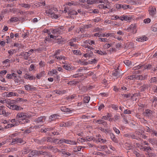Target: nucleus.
Instances as JSON below:
<instances>
[{
    "label": "nucleus",
    "instance_id": "5fc2aeb1",
    "mask_svg": "<svg viewBox=\"0 0 157 157\" xmlns=\"http://www.w3.org/2000/svg\"><path fill=\"white\" fill-rule=\"evenodd\" d=\"M110 106L114 110H117L118 109V107L117 105L115 104H111Z\"/></svg>",
    "mask_w": 157,
    "mask_h": 157
},
{
    "label": "nucleus",
    "instance_id": "9d476101",
    "mask_svg": "<svg viewBox=\"0 0 157 157\" xmlns=\"http://www.w3.org/2000/svg\"><path fill=\"white\" fill-rule=\"evenodd\" d=\"M76 41V39L75 38H73L70 40L69 42V44L71 46V48L77 49L78 48V46L75 44H74L73 42H75Z\"/></svg>",
    "mask_w": 157,
    "mask_h": 157
},
{
    "label": "nucleus",
    "instance_id": "e433bc0d",
    "mask_svg": "<svg viewBox=\"0 0 157 157\" xmlns=\"http://www.w3.org/2000/svg\"><path fill=\"white\" fill-rule=\"evenodd\" d=\"M143 67V70H144L145 69H149L152 68V66L149 64H148L147 65H145L142 64Z\"/></svg>",
    "mask_w": 157,
    "mask_h": 157
},
{
    "label": "nucleus",
    "instance_id": "20e7f679",
    "mask_svg": "<svg viewBox=\"0 0 157 157\" xmlns=\"http://www.w3.org/2000/svg\"><path fill=\"white\" fill-rule=\"evenodd\" d=\"M128 79L130 80L137 79L144 80L145 79L146 77L142 75H133L128 77Z\"/></svg>",
    "mask_w": 157,
    "mask_h": 157
},
{
    "label": "nucleus",
    "instance_id": "7ed1b4c3",
    "mask_svg": "<svg viewBox=\"0 0 157 157\" xmlns=\"http://www.w3.org/2000/svg\"><path fill=\"white\" fill-rule=\"evenodd\" d=\"M135 137L134 139L138 140L141 141L143 139H146L147 136L142 134L139 131L137 130L135 132Z\"/></svg>",
    "mask_w": 157,
    "mask_h": 157
},
{
    "label": "nucleus",
    "instance_id": "864d4df0",
    "mask_svg": "<svg viewBox=\"0 0 157 157\" xmlns=\"http://www.w3.org/2000/svg\"><path fill=\"white\" fill-rule=\"evenodd\" d=\"M35 150V155H36L39 156L40 155H44V154H43L44 153V152H43L42 151H37V150Z\"/></svg>",
    "mask_w": 157,
    "mask_h": 157
},
{
    "label": "nucleus",
    "instance_id": "f03ea898",
    "mask_svg": "<svg viewBox=\"0 0 157 157\" xmlns=\"http://www.w3.org/2000/svg\"><path fill=\"white\" fill-rule=\"evenodd\" d=\"M27 114L24 112L19 113L16 116V119L22 120L21 123L22 124L27 123L29 122V120L27 119Z\"/></svg>",
    "mask_w": 157,
    "mask_h": 157
},
{
    "label": "nucleus",
    "instance_id": "f257e3e1",
    "mask_svg": "<svg viewBox=\"0 0 157 157\" xmlns=\"http://www.w3.org/2000/svg\"><path fill=\"white\" fill-rule=\"evenodd\" d=\"M57 9H54L52 7L48 6L45 11L46 15L53 19H57L59 17V15L56 14L54 12L53 10L56 11Z\"/></svg>",
    "mask_w": 157,
    "mask_h": 157
},
{
    "label": "nucleus",
    "instance_id": "e2e57ef3",
    "mask_svg": "<svg viewBox=\"0 0 157 157\" xmlns=\"http://www.w3.org/2000/svg\"><path fill=\"white\" fill-rule=\"evenodd\" d=\"M111 117V114L109 113H108L106 116H104L103 117V119L105 120H107L108 118H110V119H109V121H110Z\"/></svg>",
    "mask_w": 157,
    "mask_h": 157
},
{
    "label": "nucleus",
    "instance_id": "c03bdc74",
    "mask_svg": "<svg viewBox=\"0 0 157 157\" xmlns=\"http://www.w3.org/2000/svg\"><path fill=\"white\" fill-rule=\"evenodd\" d=\"M90 99V97L89 96H85L83 99V101L85 103H88Z\"/></svg>",
    "mask_w": 157,
    "mask_h": 157
},
{
    "label": "nucleus",
    "instance_id": "6e6552de",
    "mask_svg": "<svg viewBox=\"0 0 157 157\" xmlns=\"http://www.w3.org/2000/svg\"><path fill=\"white\" fill-rule=\"evenodd\" d=\"M153 113L152 111L148 109H146L144 113V115L150 119L153 117Z\"/></svg>",
    "mask_w": 157,
    "mask_h": 157
},
{
    "label": "nucleus",
    "instance_id": "338daca9",
    "mask_svg": "<svg viewBox=\"0 0 157 157\" xmlns=\"http://www.w3.org/2000/svg\"><path fill=\"white\" fill-rule=\"evenodd\" d=\"M10 144L11 145L17 144V137L12 139V142H11Z\"/></svg>",
    "mask_w": 157,
    "mask_h": 157
},
{
    "label": "nucleus",
    "instance_id": "1a4fd4ad",
    "mask_svg": "<svg viewBox=\"0 0 157 157\" xmlns=\"http://www.w3.org/2000/svg\"><path fill=\"white\" fill-rule=\"evenodd\" d=\"M83 2H86L88 4H92L95 3H102L104 2V0H83Z\"/></svg>",
    "mask_w": 157,
    "mask_h": 157
},
{
    "label": "nucleus",
    "instance_id": "39448f33",
    "mask_svg": "<svg viewBox=\"0 0 157 157\" xmlns=\"http://www.w3.org/2000/svg\"><path fill=\"white\" fill-rule=\"evenodd\" d=\"M115 50H95L96 52L101 55H105L108 54H110L111 53Z\"/></svg>",
    "mask_w": 157,
    "mask_h": 157
},
{
    "label": "nucleus",
    "instance_id": "5701e85b",
    "mask_svg": "<svg viewBox=\"0 0 157 157\" xmlns=\"http://www.w3.org/2000/svg\"><path fill=\"white\" fill-rule=\"evenodd\" d=\"M14 101H9L6 100L5 103H6V106L10 109H11L12 105L13 104V103L12 102Z\"/></svg>",
    "mask_w": 157,
    "mask_h": 157
},
{
    "label": "nucleus",
    "instance_id": "cd10ccee",
    "mask_svg": "<svg viewBox=\"0 0 157 157\" xmlns=\"http://www.w3.org/2000/svg\"><path fill=\"white\" fill-rule=\"evenodd\" d=\"M147 84H144L142 86H140L139 88L140 91H144L147 88Z\"/></svg>",
    "mask_w": 157,
    "mask_h": 157
},
{
    "label": "nucleus",
    "instance_id": "0e129e2a",
    "mask_svg": "<svg viewBox=\"0 0 157 157\" xmlns=\"http://www.w3.org/2000/svg\"><path fill=\"white\" fill-rule=\"evenodd\" d=\"M78 141L80 142L83 143L86 141V139L85 138L79 137L78 139Z\"/></svg>",
    "mask_w": 157,
    "mask_h": 157
},
{
    "label": "nucleus",
    "instance_id": "f704fd0d",
    "mask_svg": "<svg viewBox=\"0 0 157 157\" xmlns=\"http://www.w3.org/2000/svg\"><path fill=\"white\" fill-rule=\"evenodd\" d=\"M17 144H24L26 143V142L21 138L17 137Z\"/></svg>",
    "mask_w": 157,
    "mask_h": 157
},
{
    "label": "nucleus",
    "instance_id": "09e8293b",
    "mask_svg": "<svg viewBox=\"0 0 157 157\" xmlns=\"http://www.w3.org/2000/svg\"><path fill=\"white\" fill-rule=\"evenodd\" d=\"M20 108V107L19 106L15 105L13 104L10 109H12L13 110H19V109Z\"/></svg>",
    "mask_w": 157,
    "mask_h": 157
},
{
    "label": "nucleus",
    "instance_id": "393cba45",
    "mask_svg": "<svg viewBox=\"0 0 157 157\" xmlns=\"http://www.w3.org/2000/svg\"><path fill=\"white\" fill-rule=\"evenodd\" d=\"M124 136L127 137L132 139H134L135 135L132 133H128L124 134Z\"/></svg>",
    "mask_w": 157,
    "mask_h": 157
},
{
    "label": "nucleus",
    "instance_id": "a878e982",
    "mask_svg": "<svg viewBox=\"0 0 157 157\" xmlns=\"http://www.w3.org/2000/svg\"><path fill=\"white\" fill-rule=\"evenodd\" d=\"M147 39L148 38L147 37L145 36H144L141 37L140 38H137L136 39V40L138 41L143 42L147 40Z\"/></svg>",
    "mask_w": 157,
    "mask_h": 157
},
{
    "label": "nucleus",
    "instance_id": "473e14b6",
    "mask_svg": "<svg viewBox=\"0 0 157 157\" xmlns=\"http://www.w3.org/2000/svg\"><path fill=\"white\" fill-rule=\"evenodd\" d=\"M19 20V18L17 17H12L10 19V21L12 23L17 22Z\"/></svg>",
    "mask_w": 157,
    "mask_h": 157
},
{
    "label": "nucleus",
    "instance_id": "6ab92c4d",
    "mask_svg": "<svg viewBox=\"0 0 157 157\" xmlns=\"http://www.w3.org/2000/svg\"><path fill=\"white\" fill-rule=\"evenodd\" d=\"M114 34L113 33L106 32L102 33H101V37H109V36L112 37L114 36Z\"/></svg>",
    "mask_w": 157,
    "mask_h": 157
},
{
    "label": "nucleus",
    "instance_id": "c85d7f7f",
    "mask_svg": "<svg viewBox=\"0 0 157 157\" xmlns=\"http://www.w3.org/2000/svg\"><path fill=\"white\" fill-rule=\"evenodd\" d=\"M132 16L131 15H124V21H129L132 18Z\"/></svg>",
    "mask_w": 157,
    "mask_h": 157
},
{
    "label": "nucleus",
    "instance_id": "aec40b11",
    "mask_svg": "<svg viewBox=\"0 0 157 157\" xmlns=\"http://www.w3.org/2000/svg\"><path fill=\"white\" fill-rule=\"evenodd\" d=\"M6 94L7 97H10L12 96H17L18 94L17 93L13 92H7L4 93Z\"/></svg>",
    "mask_w": 157,
    "mask_h": 157
},
{
    "label": "nucleus",
    "instance_id": "13d9d810",
    "mask_svg": "<svg viewBox=\"0 0 157 157\" xmlns=\"http://www.w3.org/2000/svg\"><path fill=\"white\" fill-rule=\"evenodd\" d=\"M63 67L66 70L68 71H70L71 70V68L70 66L67 64H65L63 65Z\"/></svg>",
    "mask_w": 157,
    "mask_h": 157
},
{
    "label": "nucleus",
    "instance_id": "6e6d98bb",
    "mask_svg": "<svg viewBox=\"0 0 157 157\" xmlns=\"http://www.w3.org/2000/svg\"><path fill=\"white\" fill-rule=\"evenodd\" d=\"M98 40L99 41L101 42H106L108 41L109 40H108L106 38H102V37H100V38H99Z\"/></svg>",
    "mask_w": 157,
    "mask_h": 157
},
{
    "label": "nucleus",
    "instance_id": "ea45409f",
    "mask_svg": "<svg viewBox=\"0 0 157 157\" xmlns=\"http://www.w3.org/2000/svg\"><path fill=\"white\" fill-rule=\"evenodd\" d=\"M61 111L64 112H69L71 111L70 109L66 108L65 106L61 107Z\"/></svg>",
    "mask_w": 157,
    "mask_h": 157
},
{
    "label": "nucleus",
    "instance_id": "680f3d73",
    "mask_svg": "<svg viewBox=\"0 0 157 157\" xmlns=\"http://www.w3.org/2000/svg\"><path fill=\"white\" fill-rule=\"evenodd\" d=\"M35 155V150H33L29 154V157H32Z\"/></svg>",
    "mask_w": 157,
    "mask_h": 157
},
{
    "label": "nucleus",
    "instance_id": "79ce46f5",
    "mask_svg": "<svg viewBox=\"0 0 157 157\" xmlns=\"http://www.w3.org/2000/svg\"><path fill=\"white\" fill-rule=\"evenodd\" d=\"M5 107L1 111H0V114L3 115L5 116H7V114L5 111Z\"/></svg>",
    "mask_w": 157,
    "mask_h": 157
},
{
    "label": "nucleus",
    "instance_id": "f3484780",
    "mask_svg": "<svg viewBox=\"0 0 157 157\" xmlns=\"http://www.w3.org/2000/svg\"><path fill=\"white\" fill-rule=\"evenodd\" d=\"M93 55V52L90 50H87L86 52L83 55V56L86 58H90Z\"/></svg>",
    "mask_w": 157,
    "mask_h": 157
},
{
    "label": "nucleus",
    "instance_id": "4be33fe9",
    "mask_svg": "<svg viewBox=\"0 0 157 157\" xmlns=\"http://www.w3.org/2000/svg\"><path fill=\"white\" fill-rule=\"evenodd\" d=\"M59 117V116L56 114L52 115L49 117V121L50 122L55 121L56 119H58Z\"/></svg>",
    "mask_w": 157,
    "mask_h": 157
},
{
    "label": "nucleus",
    "instance_id": "4468645a",
    "mask_svg": "<svg viewBox=\"0 0 157 157\" xmlns=\"http://www.w3.org/2000/svg\"><path fill=\"white\" fill-rule=\"evenodd\" d=\"M66 5H67L70 6H78L79 5V3L78 2L72 1L71 2H67Z\"/></svg>",
    "mask_w": 157,
    "mask_h": 157
},
{
    "label": "nucleus",
    "instance_id": "f8f14e48",
    "mask_svg": "<svg viewBox=\"0 0 157 157\" xmlns=\"http://www.w3.org/2000/svg\"><path fill=\"white\" fill-rule=\"evenodd\" d=\"M148 11L150 15L154 16L156 13V11L155 7H151L149 8Z\"/></svg>",
    "mask_w": 157,
    "mask_h": 157
},
{
    "label": "nucleus",
    "instance_id": "49530a36",
    "mask_svg": "<svg viewBox=\"0 0 157 157\" xmlns=\"http://www.w3.org/2000/svg\"><path fill=\"white\" fill-rule=\"evenodd\" d=\"M72 51L73 53L76 55H79L82 54L79 50H74Z\"/></svg>",
    "mask_w": 157,
    "mask_h": 157
},
{
    "label": "nucleus",
    "instance_id": "bf43d9fd",
    "mask_svg": "<svg viewBox=\"0 0 157 157\" xmlns=\"http://www.w3.org/2000/svg\"><path fill=\"white\" fill-rule=\"evenodd\" d=\"M124 62L127 66H129L130 65H131V61L128 60H124Z\"/></svg>",
    "mask_w": 157,
    "mask_h": 157
},
{
    "label": "nucleus",
    "instance_id": "bb28decb",
    "mask_svg": "<svg viewBox=\"0 0 157 157\" xmlns=\"http://www.w3.org/2000/svg\"><path fill=\"white\" fill-rule=\"evenodd\" d=\"M65 143L67 144H70L72 145H75L77 144V143L75 140H68L67 139L66 140Z\"/></svg>",
    "mask_w": 157,
    "mask_h": 157
},
{
    "label": "nucleus",
    "instance_id": "9b49d317",
    "mask_svg": "<svg viewBox=\"0 0 157 157\" xmlns=\"http://www.w3.org/2000/svg\"><path fill=\"white\" fill-rule=\"evenodd\" d=\"M24 88L25 90L29 91L35 90L36 88L30 84H28L24 86Z\"/></svg>",
    "mask_w": 157,
    "mask_h": 157
},
{
    "label": "nucleus",
    "instance_id": "603ef678",
    "mask_svg": "<svg viewBox=\"0 0 157 157\" xmlns=\"http://www.w3.org/2000/svg\"><path fill=\"white\" fill-rule=\"evenodd\" d=\"M151 30L154 32L157 31V24H155L152 26Z\"/></svg>",
    "mask_w": 157,
    "mask_h": 157
},
{
    "label": "nucleus",
    "instance_id": "dca6fc26",
    "mask_svg": "<svg viewBox=\"0 0 157 157\" xmlns=\"http://www.w3.org/2000/svg\"><path fill=\"white\" fill-rule=\"evenodd\" d=\"M109 135L110 136V138L115 143H118V139L115 136L113 133L112 132H110L109 133Z\"/></svg>",
    "mask_w": 157,
    "mask_h": 157
},
{
    "label": "nucleus",
    "instance_id": "c756f323",
    "mask_svg": "<svg viewBox=\"0 0 157 157\" xmlns=\"http://www.w3.org/2000/svg\"><path fill=\"white\" fill-rule=\"evenodd\" d=\"M14 81V82L16 83H17V85L19 83L22 82V79H19L17 78V75L16 74V75L14 76V77L13 78V79Z\"/></svg>",
    "mask_w": 157,
    "mask_h": 157
},
{
    "label": "nucleus",
    "instance_id": "052dcab7",
    "mask_svg": "<svg viewBox=\"0 0 157 157\" xmlns=\"http://www.w3.org/2000/svg\"><path fill=\"white\" fill-rule=\"evenodd\" d=\"M96 122L98 123V124H102L104 125L106 124V123L103 120H97Z\"/></svg>",
    "mask_w": 157,
    "mask_h": 157
},
{
    "label": "nucleus",
    "instance_id": "69168bd1",
    "mask_svg": "<svg viewBox=\"0 0 157 157\" xmlns=\"http://www.w3.org/2000/svg\"><path fill=\"white\" fill-rule=\"evenodd\" d=\"M30 55V53L28 52H25L24 54V58L25 59H27L28 58V57Z\"/></svg>",
    "mask_w": 157,
    "mask_h": 157
},
{
    "label": "nucleus",
    "instance_id": "ddd939ff",
    "mask_svg": "<svg viewBox=\"0 0 157 157\" xmlns=\"http://www.w3.org/2000/svg\"><path fill=\"white\" fill-rule=\"evenodd\" d=\"M46 118L45 116H41L37 118L35 121L37 123H43L45 121Z\"/></svg>",
    "mask_w": 157,
    "mask_h": 157
},
{
    "label": "nucleus",
    "instance_id": "4d7b16f0",
    "mask_svg": "<svg viewBox=\"0 0 157 157\" xmlns=\"http://www.w3.org/2000/svg\"><path fill=\"white\" fill-rule=\"evenodd\" d=\"M77 14V12L75 10H71L69 11L68 14L72 15H76Z\"/></svg>",
    "mask_w": 157,
    "mask_h": 157
},
{
    "label": "nucleus",
    "instance_id": "4c0bfd02",
    "mask_svg": "<svg viewBox=\"0 0 157 157\" xmlns=\"http://www.w3.org/2000/svg\"><path fill=\"white\" fill-rule=\"evenodd\" d=\"M58 72L55 69H52L50 71L48 72V74L50 75V76H52L54 74H57Z\"/></svg>",
    "mask_w": 157,
    "mask_h": 157
},
{
    "label": "nucleus",
    "instance_id": "2eb2a0df",
    "mask_svg": "<svg viewBox=\"0 0 157 157\" xmlns=\"http://www.w3.org/2000/svg\"><path fill=\"white\" fill-rule=\"evenodd\" d=\"M24 78L26 79H28L29 80H35L36 79L35 76L29 74H25L24 75Z\"/></svg>",
    "mask_w": 157,
    "mask_h": 157
},
{
    "label": "nucleus",
    "instance_id": "774afa93",
    "mask_svg": "<svg viewBox=\"0 0 157 157\" xmlns=\"http://www.w3.org/2000/svg\"><path fill=\"white\" fill-rule=\"evenodd\" d=\"M97 60L95 59H92L91 60H89L88 61V63L89 64H93V63H97Z\"/></svg>",
    "mask_w": 157,
    "mask_h": 157
},
{
    "label": "nucleus",
    "instance_id": "a19ab883",
    "mask_svg": "<svg viewBox=\"0 0 157 157\" xmlns=\"http://www.w3.org/2000/svg\"><path fill=\"white\" fill-rule=\"evenodd\" d=\"M16 126H17V124L16 123L8 124L6 125V126H5V128H8L15 127Z\"/></svg>",
    "mask_w": 157,
    "mask_h": 157
},
{
    "label": "nucleus",
    "instance_id": "37998d69",
    "mask_svg": "<svg viewBox=\"0 0 157 157\" xmlns=\"http://www.w3.org/2000/svg\"><path fill=\"white\" fill-rule=\"evenodd\" d=\"M150 133L153 136H157V132L153 128L152 129Z\"/></svg>",
    "mask_w": 157,
    "mask_h": 157
},
{
    "label": "nucleus",
    "instance_id": "a18cd8bd",
    "mask_svg": "<svg viewBox=\"0 0 157 157\" xmlns=\"http://www.w3.org/2000/svg\"><path fill=\"white\" fill-rule=\"evenodd\" d=\"M151 83H157V78L155 77H153L151 78L150 80Z\"/></svg>",
    "mask_w": 157,
    "mask_h": 157
},
{
    "label": "nucleus",
    "instance_id": "b1692460",
    "mask_svg": "<svg viewBox=\"0 0 157 157\" xmlns=\"http://www.w3.org/2000/svg\"><path fill=\"white\" fill-rule=\"evenodd\" d=\"M112 75L117 78L121 77V76L120 73L117 70L113 71L112 72Z\"/></svg>",
    "mask_w": 157,
    "mask_h": 157
},
{
    "label": "nucleus",
    "instance_id": "72a5a7b5",
    "mask_svg": "<svg viewBox=\"0 0 157 157\" xmlns=\"http://www.w3.org/2000/svg\"><path fill=\"white\" fill-rule=\"evenodd\" d=\"M106 148L107 146L106 145H99L97 147L98 150L99 151H103Z\"/></svg>",
    "mask_w": 157,
    "mask_h": 157
},
{
    "label": "nucleus",
    "instance_id": "de8ad7c7",
    "mask_svg": "<svg viewBox=\"0 0 157 157\" xmlns=\"http://www.w3.org/2000/svg\"><path fill=\"white\" fill-rule=\"evenodd\" d=\"M45 5V3L44 2H37L35 3V6L36 7H39L42 5L44 6Z\"/></svg>",
    "mask_w": 157,
    "mask_h": 157
},
{
    "label": "nucleus",
    "instance_id": "a211bd4d",
    "mask_svg": "<svg viewBox=\"0 0 157 157\" xmlns=\"http://www.w3.org/2000/svg\"><path fill=\"white\" fill-rule=\"evenodd\" d=\"M85 43V44H83V45L84 47L85 48H89L90 47H89V46L88 45V44L86 45V44L89 43V44H90L91 45L94 44H95V42L94 40H90L89 42L88 41H87V40H86L85 42H84Z\"/></svg>",
    "mask_w": 157,
    "mask_h": 157
},
{
    "label": "nucleus",
    "instance_id": "423d86ee",
    "mask_svg": "<svg viewBox=\"0 0 157 157\" xmlns=\"http://www.w3.org/2000/svg\"><path fill=\"white\" fill-rule=\"evenodd\" d=\"M136 27V24H132L129 27L125 29V30L128 32H131L132 33H135L137 31Z\"/></svg>",
    "mask_w": 157,
    "mask_h": 157
},
{
    "label": "nucleus",
    "instance_id": "2f4dec72",
    "mask_svg": "<svg viewBox=\"0 0 157 157\" xmlns=\"http://www.w3.org/2000/svg\"><path fill=\"white\" fill-rule=\"evenodd\" d=\"M143 67L142 64H140L134 67L132 69L133 70H136L138 69H140L143 70Z\"/></svg>",
    "mask_w": 157,
    "mask_h": 157
},
{
    "label": "nucleus",
    "instance_id": "7c9ffc66",
    "mask_svg": "<svg viewBox=\"0 0 157 157\" xmlns=\"http://www.w3.org/2000/svg\"><path fill=\"white\" fill-rule=\"evenodd\" d=\"M16 75V74L15 73H12L11 74H7L6 76V78L8 79H13L14 76Z\"/></svg>",
    "mask_w": 157,
    "mask_h": 157
},
{
    "label": "nucleus",
    "instance_id": "c9c22d12",
    "mask_svg": "<svg viewBox=\"0 0 157 157\" xmlns=\"http://www.w3.org/2000/svg\"><path fill=\"white\" fill-rule=\"evenodd\" d=\"M99 7L101 9H106L107 8L108 9H109L110 8V6L109 4H107L106 5H104V4H100L99 6Z\"/></svg>",
    "mask_w": 157,
    "mask_h": 157
},
{
    "label": "nucleus",
    "instance_id": "0eeeda50",
    "mask_svg": "<svg viewBox=\"0 0 157 157\" xmlns=\"http://www.w3.org/2000/svg\"><path fill=\"white\" fill-rule=\"evenodd\" d=\"M59 31L60 30L58 29L53 30L52 31V33L53 35H49L50 38H53L54 39H58L59 38H57L58 37V35L59 34Z\"/></svg>",
    "mask_w": 157,
    "mask_h": 157
},
{
    "label": "nucleus",
    "instance_id": "412c9836",
    "mask_svg": "<svg viewBox=\"0 0 157 157\" xmlns=\"http://www.w3.org/2000/svg\"><path fill=\"white\" fill-rule=\"evenodd\" d=\"M72 123L70 122H61L60 124L59 125L61 127H68L71 126Z\"/></svg>",
    "mask_w": 157,
    "mask_h": 157
},
{
    "label": "nucleus",
    "instance_id": "3c124183",
    "mask_svg": "<svg viewBox=\"0 0 157 157\" xmlns=\"http://www.w3.org/2000/svg\"><path fill=\"white\" fill-rule=\"evenodd\" d=\"M20 5L22 7H24L25 8H29L30 7V5L26 3H21L20 4Z\"/></svg>",
    "mask_w": 157,
    "mask_h": 157
},
{
    "label": "nucleus",
    "instance_id": "58836bf2",
    "mask_svg": "<svg viewBox=\"0 0 157 157\" xmlns=\"http://www.w3.org/2000/svg\"><path fill=\"white\" fill-rule=\"evenodd\" d=\"M45 75V72L43 71L39 74L37 75L36 77L38 79H40L41 77L44 76Z\"/></svg>",
    "mask_w": 157,
    "mask_h": 157
},
{
    "label": "nucleus",
    "instance_id": "8fccbe9b",
    "mask_svg": "<svg viewBox=\"0 0 157 157\" xmlns=\"http://www.w3.org/2000/svg\"><path fill=\"white\" fill-rule=\"evenodd\" d=\"M92 154L94 155H101L102 157H104L105 156L104 153L100 152H94L92 153Z\"/></svg>",
    "mask_w": 157,
    "mask_h": 157
}]
</instances>
